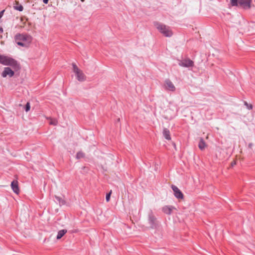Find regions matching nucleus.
<instances>
[{
  "label": "nucleus",
  "mask_w": 255,
  "mask_h": 255,
  "mask_svg": "<svg viewBox=\"0 0 255 255\" xmlns=\"http://www.w3.org/2000/svg\"><path fill=\"white\" fill-rule=\"evenodd\" d=\"M15 40L18 45L27 47L32 41V37L27 34H18L15 36Z\"/></svg>",
  "instance_id": "nucleus-1"
},
{
  "label": "nucleus",
  "mask_w": 255,
  "mask_h": 255,
  "mask_svg": "<svg viewBox=\"0 0 255 255\" xmlns=\"http://www.w3.org/2000/svg\"><path fill=\"white\" fill-rule=\"evenodd\" d=\"M0 63L3 65L11 66L15 70L19 68V65L16 60L10 57L3 55H1Z\"/></svg>",
  "instance_id": "nucleus-2"
},
{
  "label": "nucleus",
  "mask_w": 255,
  "mask_h": 255,
  "mask_svg": "<svg viewBox=\"0 0 255 255\" xmlns=\"http://www.w3.org/2000/svg\"><path fill=\"white\" fill-rule=\"evenodd\" d=\"M154 25L157 29L164 36L168 37L172 36L173 32L170 27L159 22H155Z\"/></svg>",
  "instance_id": "nucleus-3"
},
{
  "label": "nucleus",
  "mask_w": 255,
  "mask_h": 255,
  "mask_svg": "<svg viewBox=\"0 0 255 255\" xmlns=\"http://www.w3.org/2000/svg\"><path fill=\"white\" fill-rule=\"evenodd\" d=\"M73 71L75 73L76 79L80 82H83L86 80V77L83 71L80 70L75 63L72 64Z\"/></svg>",
  "instance_id": "nucleus-4"
},
{
  "label": "nucleus",
  "mask_w": 255,
  "mask_h": 255,
  "mask_svg": "<svg viewBox=\"0 0 255 255\" xmlns=\"http://www.w3.org/2000/svg\"><path fill=\"white\" fill-rule=\"evenodd\" d=\"M148 222L150 228L152 229H155L158 226V222L156 218L154 216L152 211H150L148 215Z\"/></svg>",
  "instance_id": "nucleus-5"
},
{
  "label": "nucleus",
  "mask_w": 255,
  "mask_h": 255,
  "mask_svg": "<svg viewBox=\"0 0 255 255\" xmlns=\"http://www.w3.org/2000/svg\"><path fill=\"white\" fill-rule=\"evenodd\" d=\"M179 65L182 67L189 68L193 66V62L189 59H185L180 61Z\"/></svg>",
  "instance_id": "nucleus-6"
},
{
  "label": "nucleus",
  "mask_w": 255,
  "mask_h": 255,
  "mask_svg": "<svg viewBox=\"0 0 255 255\" xmlns=\"http://www.w3.org/2000/svg\"><path fill=\"white\" fill-rule=\"evenodd\" d=\"M14 71L9 67H5L1 73V76L3 77H6L7 76H8L9 77H11L14 75Z\"/></svg>",
  "instance_id": "nucleus-7"
},
{
  "label": "nucleus",
  "mask_w": 255,
  "mask_h": 255,
  "mask_svg": "<svg viewBox=\"0 0 255 255\" xmlns=\"http://www.w3.org/2000/svg\"><path fill=\"white\" fill-rule=\"evenodd\" d=\"M165 88L168 91H174L175 90V87L171 81L169 80H166L164 83Z\"/></svg>",
  "instance_id": "nucleus-8"
},
{
  "label": "nucleus",
  "mask_w": 255,
  "mask_h": 255,
  "mask_svg": "<svg viewBox=\"0 0 255 255\" xmlns=\"http://www.w3.org/2000/svg\"><path fill=\"white\" fill-rule=\"evenodd\" d=\"M171 187L174 192V194L177 198L180 199L183 198V194L176 186L172 185Z\"/></svg>",
  "instance_id": "nucleus-9"
},
{
  "label": "nucleus",
  "mask_w": 255,
  "mask_h": 255,
  "mask_svg": "<svg viewBox=\"0 0 255 255\" xmlns=\"http://www.w3.org/2000/svg\"><path fill=\"white\" fill-rule=\"evenodd\" d=\"M251 0H239V6L248 9L250 7Z\"/></svg>",
  "instance_id": "nucleus-10"
},
{
  "label": "nucleus",
  "mask_w": 255,
  "mask_h": 255,
  "mask_svg": "<svg viewBox=\"0 0 255 255\" xmlns=\"http://www.w3.org/2000/svg\"><path fill=\"white\" fill-rule=\"evenodd\" d=\"M175 208L172 206H165L162 208V211L166 214L170 215Z\"/></svg>",
  "instance_id": "nucleus-11"
},
{
  "label": "nucleus",
  "mask_w": 255,
  "mask_h": 255,
  "mask_svg": "<svg viewBox=\"0 0 255 255\" xmlns=\"http://www.w3.org/2000/svg\"><path fill=\"white\" fill-rule=\"evenodd\" d=\"M11 187L14 193H15L17 194L19 193V188L17 181H13L11 183Z\"/></svg>",
  "instance_id": "nucleus-12"
},
{
  "label": "nucleus",
  "mask_w": 255,
  "mask_h": 255,
  "mask_svg": "<svg viewBox=\"0 0 255 255\" xmlns=\"http://www.w3.org/2000/svg\"><path fill=\"white\" fill-rule=\"evenodd\" d=\"M206 146H207V145H206L205 142L204 141V140H203V139L202 138H201L200 139V141L199 142V145H198L199 148L201 150H203L205 149V148L206 147Z\"/></svg>",
  "instance_id": "nucleus-13"
},
{
  "label": "nucleus",
  "mask_w": 255,
  "mask_h": 255,
  "mask_svg": "<svg viewBox=\"0 0 255 255\" xmlns=\"http://www.w3.org/2000/svg\"><path fill=\"white\" fill-rule=\"evenodd\" d=\"M163 134L164 137L166 139L170 140L171 139L169 131L167 129H166V128L164 129L163 131Z\"/></svg>",
  "instance_id": "nucleus-14"
},
{
  "label": "nucleus",
  "mask_w": 255,
  "mask_h": 255,
  "mask_svg": "<svg viewBox=\"0 0 255 255\" xmlns=\"http://www.w3.org/2000/svg\"><path fill=\"white\" fill-rule=\"evenodd\" d=\"M66 232H67V231L65 230H62L59 231L58 232V234L57 236V239H61L65 235V234Z\"/></svg>",
  "instance_id": "nucleus-15"
},
{
  "label": "nucleus",
  "mask_w": 255,
  "mask_h": 255,
  "mask_svg": "<svg viewBox=\"0 0 255 255\" xmlns=\"http://www.w3.org/2000/svg\"><path fill=\"white\" fill-rule=\"evenodd\" d=\"M13 8L15 10L21 11L23 10V6L21 4H18L17 2H15L14 5H13Z\"/></svg>",
  "instance_id": "nucleus-16"
},
{
  "label": "nucleus",
  "mask_w": 255,
  "mask_h": 255,
  "mask_svg": "<svg viewBox=\"0 0 255 255\" xmlns=\"http://www.w3.org/2000/svg\"><path fill=\"white\" fill-rule=\"evenodd\" d=\"M84 157V153L82 151H79L77 152L76 154V158L78 159H81L82 158H83Z\"/></svg>",
  "instance_id": "nucleus-17"
},
{
  "label": "nucleus",
  "mask_w": 255,
  "mask_h": 255,
  "mask_svg": "<svg viewBox=\"0 0 255 255\" xmlns=\"http://www.w3.org/2000/svg\"><path fill=\"white\" fill-rule=\"evenodd\" d=\"M231 3L232 6H239V0H231Z\"/></svg>",
  "instance_id": "nucleus-18"
},
{
  "label": "nucleus",
  "mask_w": 255,
  "mask_h": 255,
  "mask_svg": "<svg viewBox=\"0 0 255 255\" xmlns=\"http://www.w3.org/2000/svg\"><path fill=\"white\" fill-rule=\"evenodd\" d=\"M50 120L49 122L50 125H53V126H55L57 125V121L56 120L50 119Z\"/></svg>",
  "instance_id": "nucleus-19"
},
{
  "label": "nucleus",
  "mask_w": 255,
  "mask_h": 255,
  "mask_svg": "<svg viewBox=\"0 0 255 255\" xmlns=\"http://www.w3.org/2000/svg\"><path fill=\"white\" fill-rule=\"evenodd\" d=\"M30 104H29V103L28 102V103H27V104L25 105V110L26 112H27L28 111H29L30 110Z\"/></svg>",
  "instance_id": "nucleus-20"
},
{
  "label": "nucleus",
  "mask_w": 255,
  "mask_h": 255,
  "mask_svg": "<svg viewBox=\"0 0 255 255\" xmlns=\"http://www.w3.org/2000/svg\"><path fill=\"white\" fill-rule=\"evenodd\" d=\"M111 193L112 191H111L108 194L106 195V200L107 202H109L110 201Z\"/></svg>",
  "instance_id": "nucleus-21"
},
{
  "label": "nucleus",
  "mask_w": 255,
  "mask_h": 255,
  "mask_svg": "<svg viewBox=\"0 0 255 255\" xmlns=\"http://www.w3.org/2000/svg\"><path fill=\"white\" fill-rule=\"evenodd\" d=\"M245 105L247 106V108H248V109L251 110V109H252V108H253V107H252V105H248V104L246 102H245Z\"/></svg>",
  "instance_id": "nucleus-22"
},
{
  "label": "nucleus",
  "mask_w": 255,
  "mask_h": 255,
  "mask_svg": "<svg viewBox=\"0 0 255 255\" xmlns=\"http://www.w3.org/2000/svg\"><path fill=\"white\" fill-rule=\"evenodd\" d=\"M4 11V10H3L0 12V18L3 16Z\"/></svg>",
  "instance_id": "nucleus-23"
},
{
  "label": "nucleus",
  "mask_w": 255,
  "mask_h": 255,
  "mask_svg": "<svg viewBox=\"0 0 255 255\" xmlns=\"http://www.w3.org/2000/svg\"><path fill=\"white\" fill-rule=\"evenodd\" d=\"M49 0H43V1L44 3L46 4L48 2Z\"/></svg>",
  "instance_id": "nucleus-24"
},
{
  "label": "nucleus",
  "mask_w": 255,
  "mask_h": 255,
  "mask_svg": "<svg viewBox=\"0 0 255 255\" xmlns=\"http://www.w3.org/2000/svg\"><path fill=\"white\" fill-rule=\"evenodd\" d=\"M235 164H236V162L235 161H234V162H232V163H231L232 166H234Z\"/></svg>",
  "instance_id": "nucleus-25"
},
{
  "label": "nucleus",
  "mask_w": 255,
  "mask_h": 255,
  "mask_svg": "<svg viewBox=\"0 0 255 255\" xmlns=\"http://www.w3.org/2000/svg\"><path fill=\"white\" fill-rule=\"evenodd\" d=\"M3 32V29L2 27H0V33H2Z\"/></svg>",
  "instance_id": "nucleus-26"
},
{
  "label": "nucleus",
  "mask_w": 255,
  "mask_h": 255,
  "mask_svg": "<svg viewBox=\"0 0 255 255\" xmlns=\"http://www.w3.org/2000/svg\"><path fill=\"white\" fill-rule=\"evenodd\" d=\"M81 1L82 2H84V1H85V0H81Z\"/></svg>",
  "instance_id": "nucleus-27"
}]
</instances>
